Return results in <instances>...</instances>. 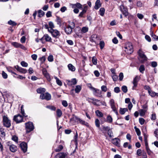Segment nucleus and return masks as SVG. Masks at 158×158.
Segmentation results:
<instances>
[{
	"label": "nucleus",
	"instance_id": "nucleus-27",
	"mask_svg": "<svg viewBox=\"0 0 158 158\" xmlns=\"http://www.w3.org/2000/svg\"><path fill=\"white\" fill-rule=\"evenodd\" d=\"M128 111V109L127 108H120L119 110V113L121 114H123L126 112Z\"/></svg>",
	"mask_w": 158,
	"mask_h": 158
},
{
	"label": "nucleus",
	"instance_id": "nucleus-33",
	"mask_svg": "<svg viewBox=\"0 0 158 158\" xmlns=\"http://www.w3.org/2000/svg\"><path fill=\"white\" fill-rule=\"evenodd\" d=\"M105 9L104 8H101L99 11V14L101 16H103L105 14Z\"/></svg>",
	"mask_w": 158,
	"mask_h": 158
},
{
	"label": "nucleus",
	"instance_id": "nucleus-53",
	"mask_svg": "<svg viewBox=\"0 0 158 158\" xmlns=\"http://www.w3.org/2000/svg\"><path fill=\"white\" fill-rule=\"evenodd\" d=\"M102 130L105 131H108L109 130H110V127L108 126L105 127L104 126H102Z\"/></svg>",
	"mask_w": 158,
	"mask_h": 158
},
{
	"label": "nucleus",
	"instance_id": "nucleus-13",
	"mask_svg": "<svg viewBox=\"0 0 158 158\" xmlns=\"http://www.w3.org/2000/svg\"><path fill=\"white\" fill-rule=\"evenodd\" d=\"M92 88L93 89L94 94L95 96L99 97H102V92L100 90L95 89L93 87H92Z\"/></svg>",
	"mask_w": 158,
	"mask_h": 158
},
{
	"label": "nucleus",
	"instance_id": "nucleus-15",
	"mask_svg": "<svg viewBox=\"0 0 158 158\" xmlns=\"http://www.w3.org/2000/svg\"><path fill=\"white\" fill-rule=\"evenodd\" d=\"M10 142H7V145L8 146H9V149L12 152H15L17 150V147L13 144L10 145Z\"/></svg>",
	"mask_w": 158,
	"mask_h": 158
},
{
	"label": "nucleus",
	"instance_id": "nucleus-10",
	"mask_svg": "<svg viewBox=\"0 0 158 158\" xmlns=\"http://www.w3.org/2000/svg\"><path fill=\"white\" fill-rule=\"evenodd\" d=\"M14 68L16 69L18 71L22 73L25 74L27 72V70L19 67L18 65L15 66Z\"/></svg>",
	"mask_w": 158,
	"mask_h": 158
},
{
	"label": "nucleus",
	"instance_id": "nucleus-8",
	"mask_svg": "<svg viewBox=\"0 0 158 158\" xmlns=\"http://www.w3.org/2000/svg\"><path fill=\"white\" fill-rule=\"evenodd\" d=\"M40 98L42 99H45L48 101L51 99V96L50 94L46 93L41 94L40 95Z\"/></svg>",
	"mask_w": 158,
	"mask_h": 158
},
{
	"label": "nucleus",
	"instance_id": "nucleus-20",
	"mask_svg": "<svg viewBox=\"0 0 158 158\" xmlns=\"http://www.w3.org/2000/svg\"><path fill=\"white\" fill-rule=\"evenodd\" d=\"M139 81V77L138 76H136L133 79V83L134 85L133 86V88L134 87H136L137 85L138 82Z\"/></svg>",
	"mask_w": 158,
	"mask_h": 158
},
{
	"label": "nucleus",
	"instance_id": "nucleus-34",
	"mask_svg": "<svg viewBox=\"0 0 158 158\" xmlns=\"http://www.w3.org/2000/svg\"><path fill=\"white\" fill-rule=\"evenodd\" d=\"M81 87L79 85H77L75 89V91L76 93H78L81 89Z\"/></svg>",
	"mask_w": 158,
	"mask_h": 158
},
{
	"label": "nucleus",
	"instance_id": "nucleus-19",
	"mask_svg": "<svg viewBox=\"0 0 158 158\" xmlns=\"http://www.w3.org/2000/svg\"><path fill=\"white\" fill-rule=\"evenodd\" d=\"M120 141L119 139L116 138L113 139V143L118 147L120 146V144L119 141Z\"/></svg>",
	"mask_w": 158,
	"mask_h": 158
},
{
	"label": "nucleus",
	"instance_id": "nucleus-9",
	"mask_svg": "<svg viewBox=\"0 0 158 158\" xmlns=\"http://www.w3.org/2000/svg\"><path fill=\"white\" fill-rule=\"evenodd\" d=\"M13 120L15 121L16 123H19L23 122V117L20 114H18L17 115H15L14 116Z\"/></svg>",
	"mask_w": 158,
	"mask_h": 158
},
{
	"label": "nucleus",
	"instance_id": "nucleus-59",
	"mask_svg": "<svg viewBox=\"0 0 158 158\" xmlns=\"http://www.w3.org/2000/svg\"><path fill=\"white\" fill-rule=\"evenodd\" d=\"M119 80L120 81H122L123 77V73H120L119 74Z\"/></svg>",
	"mask_w": 158,
	"mask_h": 158
},
{
	"label": "nucleus",
	"instance_id": "nucleus-7",
	"mask_svg": "<svg viewBox=\"0 0 158 158\" xmlns=\"http://www.w3.org/2000/svg\"><path fill=\"white\" fill-rule=\"evenodd\" d=\"M124 48L126 49L125 52L128 54H131L133 51V47L130 43L127 44L124 47Z\"/></svg>",
	"mask_w": 158,
	"mask_h": 158
},
{
	"label": "nucleus",
	"instance_id": "nucleus-38",
	"mask_svg": "<svg viewBox=\"0 0 158 158\" xmlns=\"http://www.w3.org/2000/svg\"><path fill=\"white\" fill-rule=\"evenodd\" d=\"M56 21L57 24L59 25L60 26L61 25L62 20L59 17H57Z\"/></svg>",
	"mask_w": 158,
	"mask_h": 158
},
{
	"label": "nucleus",
	"instance_id": "nucleus-17",
	"mask_svg": "<svg viewBox=\"0 0 158 158\" xmlns=\"http://www.w3.org/2000/svg\"><path fill=\"white\" fill-rule=\"evenodd\" d=\"M70 5L72 8H77L81 10L82 9V6L80 3L77 2L76 4H71Z\"/></svg>",
	"mask_w": 158,
	"mask_h": 158
},
{
	"label": "nucleus",
	"instance_id": "nucleus-44",
	"mask_svg": "<svg viewBox=\"0 0 158 158\" xmlns=\"http://www.w3.org/2000/svg\"><path fill=\"white\" fill-rule=\"evenodd\" d=\"M107 122L109 123H111L112 122L113 118L110 115H108L106 118Z\"/></svg>",
	"mask_w": 158,
	"mask_h": 158
},
{
	"label": "nucleus",
	"instance_id": "nucleus-60",
	"mask_svg": "<svg viewBox=\"0 0 158 158\" xmlns=\"http://www.w3.org/2000/svg\"><path fill=\"white\" fill-rule=\"evenodd\" d=\"M157 65V63L156 61H152L151 62V66L153 68L156 67Z\"/></svg>",
	"mask_w": 158,
	"mask_h": 158
},
{
	"label": "nucleus",
	"instance_id": "nucleus-23",
	"mask_svg": "<svg viewBox=\"0 0 158 158\" xmlns=\"http://www.w3.org/2000/svg\"><path fill=\"white\" fill-rule=\"evenodd\" d=\"M44 39L46 41L51 42L52 40L51 38L48 34H45L44 35Z\"/></svg>",
	"mask_w": 158,
	"mask_h": 158
},
{
	"label": "nucleus",
	"instance_id": "nucleus-51",
	"mask_svg": "<svg viewBox=\"0 0 158 158\" xmlns=\"http://www.w3.org/2000/svg\"><path fill=\"white\" fill-rule=\"evenodd\" d=\"M99 46L101 49H103L105 46L104 42L103 41H100L99 43Z\"/></svg>",
	"mask_w": 158,
	"mask_h": 158
},
{
	"label": "nucleus",
	"instance_id": "nucleus-64",
	"mask_svg": "<svg viewBox=\"0 0 158 158\" xmlns=\"http://www.w3.org/2000/svg\"><path fill=\"white\" fill-rule=\"evenodd\" d=\"M62 104L63 106L65 107H66L68 105L67 102L65 100L63 101L62 102Z\"/></svg>",
	"mask_w": 158,
	"mask_h": 158
},
{
	"label": "nucleus",
	"instance_id": "nucleus-1",
	"mask_svg": "<svg viewBox=\"0 0 158 158\" xmlns=\"http://www.w3.org/2000/svg\"><path fill=\"white\" fill-rule=\"evenodd\" d=\"M75 27V24L73 22L70 23V25L66 24L64 27V31L67 35L71 34L73 32V29Z\"/></svg>",
	"mask_w": 158,
	"mask_h": 158
},
{
	"label": "nucleus",
	"instance_id": "nucleus-54",
	"mask_svg": "<svg viewBox=\"0 0 158 158\" xmlns=\"http://www.w3.org/2000/svg\"><path fill=\"white\" fill-rule=\"evenodd\" d=\"M21 65L23 67H27L28 66V64L24 61H22L21 62Z\"/></svg>",
	"mask_w": 158,
	"mask_h": 158
},
{
	"label": "nucleus",
	"instance_id": "nucleus-18",
	"mask_svg": "<svg viewBox=\"0 0 158 158\" xmlns=\"http://www.w3.org/2000/svg\"><path fill=\"white\" fill-rule=\"evenodd\" d=\"M101 6L100 0H97L95 3L94 8L95 10H98Z\"/></svg>",
	"mask_w": 158,
	"mask_h": 158
},
{
	"label": "nucleus",
	"instance_id": "nucleus-40",
	"mask_svg": "<svg viewBox=\"0 0 158 158\" xmlns=\"http://www.w3.org/2000/svg\"><path fill=\"white\" fill-rule=\"evenodd\" d=\"M134 129L135 130V131L137 134V135L139 136L141 134V132L139 130V129L136 126H135L134 127Z\"/></svg>",
	"mask_w": 158,
	"mask_h": 158
},
{
	"label": "nucleus",
	"instance_id": "nucleus-12",
	"mask_svg": "<svg viewBox=\"0 0 158 158\" xmlns=\"http://www.w3.org/2000/svg\"><path fill=\"white\" fill-rule=\"evenodd\" d=\"M19 146L21 148L23 152H26L27 150V144L25 142H23L20 144Z\"/></svg>",
	"mask_w": 158,
	"mask_h": 158
},
{
	"label": "nucleus",
	"instance_id": "nucleus-43",
	"mask_svg": "<svg viewBox=\"0 0 158 158\" xmlns=\"http://www.w3.org/2000/svg\"><path fill=\"white\" fill-rule=\"evenodd\" d=\"M88 31V28L86 27H83L81 29V32L83 33H85L87 32Z\"/></svg>",
	"mask_w": 158,
	"mask_h": 158
},
{
	"label": "nucleus",
	"instance_id": "nucleus-35",
	"mask_svg": "<svg viewBox=\"0 0 158 158\" xmlns=\"http://www.w3.org/2000/svg\"><path fill=\"white\" fill-rule=\"evenodd\" d=\"M8 23L9 25H11L13 26H15L17 24V23L15 21H13L11 20H10L8 22Z\"/></svg>",
	"mask_w": 158,
	"mask_h": 158
},
{
	"label": "nucleus",
	"instance_id": "nucleus-4",
	"mask_svg": "<svg viewBox=\"0 0 158 158\" xmlns=\"http://www.w3.org/2000/svg\"><path fill=\"white\" fill-rule=\"evenodd\" d=\"M77 121L80 123V124L85 126H87L88 124V123L85 122V121H83L80 118H79L78 117L76 116L74 114L72 116V117L70 119V121Z\"/></svg>",
	"mask_w": 158,
	"mask_h": 158
},
{
	"label": "nucleus",
	"instance_id": "nucleus-41",
	"mask_svg": "<svg viewBox=\"0 0 158 158\" xmlns=\"http://www.w3.org/2000/svg\"><path fill=\"white\" fill-rule=\"evenodd\" d=\"M151 32V35L152 38L155 40H158V36H157L156 35L154 34L153 32L150 31Z\"/></svg>",
	"mask_w": 158,
	"mask_h": 158
},
{
	"label": "nucleus",
	"instance_id": "nucleus-47",
	"mask_svg": "<svg viewBox=\"0 0 158 158\" xmlns=\"http://www.w3.org/2000/svg\"><path fill=\"white\" fill-rule=\"evenodd\" d=\"M146 110H144L143 109H141L139 110V114L141 116H143L145 114V112H146Z\"/></svg>",
	"mask_w": 158,
	"mask_h": 158
},
{
	"label": "nucleus",
	"instance_id": "nucleus-52",
	"mask_svg": "<svg viewBox=\"0 0 158 158\" xmlns=\"http://www.w3.org/2000/svg\"><path fill=\"white\" fill-rule=\"evenodd\" d=\"M56 83L59 86H61L62 85V83L61 81H60L58 78L57 77H56Z\"/></svg>",
	"mask_w": 158,
	"mask_h": 158
},
{
	"label": "nucleus",
	"instance_id": "nucleus-29",
	"mask_svg": "<svg viewBox=\"0 0 158 158\" xmlns=\"http://www.w3.org/2000/svg\"><path fill=\"white\" fill-rule=\"evenodd\" d=\"M38 12L39 14L38 16L40 18L43 17L45 14V13L41 10H39Z\"/></svg>",
	"mask_w": 158,
	"mask_h": 158
},
{
	"label": "nucleus",
	"instance_id": "nucleus-30",
	"mask_svg": "<svg viewBox=\"0 0 158 158\" xmlns=\"http://www.w3.org/2000/svg\"><path fill=\"white\" fill-rule=\"evenodd\" d=\"M45 90L44 88H40L37 89L36 90L37 92L38 93L41 94L44 93L45 92Z\"/></svg>",
	"mask_w": 158,
	"mask_h": 158
},
{
	"label": "nucleus",
	"instance_id": "nucleus-61",
	"mask_svg": "<svg viewBox=\"0 0 158 158\" xmlns=\"http://www.w3.org/2000/svg\"><path fill=\"white\" fill-rule=\"evenodd\" d=\"M139 123L141 125H143L144 124L145 122V120L142 118H140L139 119Z\"/></svg>",
	"mask_w": 158,
	"mask_h": 158
},
{
	"label": "nucleus",
	"instance_id": "nucleus-2",
	"mask_svg": "<svg viewBox=\"0 0 158 158\" xmlns=\"http://www.w3.org/2000/svg\"><path fill=\"white\" fill-rule=\"evenodd\" d=\"M25 124L26 133H29L34 130V127L32 122H29L25 123Z\"/></svg>",
	"mask_w": 158,
	"mask_h": 158
},
{
	"label": "nucleus",
	"instance_id": "nucleus-16",
	"mask_svg": "<svg viewBox=\"0 0 158 158\" xmlns=\"http://www.w3.org/2000/svg\"><path fill=\"white\" fill-rule=\"evenodd\" d=\"M67 154L64 152H60L58 153L54 158H67Z\"/></svg>",
	"mask_w": 158,
	"mask_h": 158
},
{
	"label": "nucleus",
	"instance_id": "nucleus-49",
	"mask_svg": "<svg viewBox=\"0 0 158 158\" xmlns=\"http://www.w3.org/2000/svg\"><path fill=\"white\" fill-rule=\"evenodd\" d=\"M86 12L85 11V10H82V11L80 13L78 17H84V16H83V15L86 13Z\"/></svg>",
	"mask_w": 158,
	"mask_h": 158
},
{
	"label": "nucleus",
	"instance_id": "nucleus-48",
	"mask_svg": "<svg viewBox=\"0 0 158 158\" xmlns=\"http://www.w3.org/2000/svg\"><path fill=\"white\" fill-rule=\"evenodd\" d=\"M63 148V146L62 145H59L58 148L55 149L56 152H59Z\"/></svg>",
	"mask_w": 158,
	"mask_h": 158
},
{
	"label": "nucleus",
	"instance_id": "nucleus-42",
	"mask_svg": "<svg viewBox=\"0 0 158 158\" xmlns=\"http://www.w3.org/2000/svg\"><path fill=\"white\" fill-rule=\"evenodd\" d=\"M92 62L93 64L96 65L97 63V59L95 56H93L92 58Z\"/></svg>",
	"mask_w": 158,
	"mask_h": 158
},
{
	"label": "nucleus",
	"instance_id": "nucleus-5",
	"mask_svg": "<svg viewBox=\"0 0 158 158\" xmlns=\"http://www.w3.org/2000/svg\"><path fill=\"white\" fill-rule=\"evenodd\" d=\"M138 54L139 56L142 59V60H140V62L141 63H143L145 61H147V58L146 56L144 54V52L142 51L141 49H139L138 52Z\"/></svg>",
	"mask_w": 158,
	"mask_h": 158
},
{
	"label": "nucleus",
	"instance_id": "nucleus-63",
	"mask_svg": "<svg viewBox=\"0 0 158 158\" xmlns=\"http://www.w3.org/2000/svg\"><path fill=\"white\" fill-rule=\"evenodd\" d=\"M114 92L116 93H118L120 91V88L118 87H116L114 88Z\"/></svg>",
	"mask_w": 158,
	"mask_h": 158
},
{
	"label": "nucleus",
	"instance_id": "nucleus-24",
	"mask_svg": "<svg viewBox=\"0 0 158 158\" xmlns=\"http://www.w3.org/2000/svg\"><path fill=\"white\" fill-rule=\"evenodd\" d=\"M110 104L111 108L112 109L116 108L115 105L114 101L113 99H111L110 100Z\"/></svg>",
	"mask_w": 158,
	"mask_h": 158
},
{
	"label": "nucleus",
	"instance_id": "nucleus-45",
	"mask_svg": "<svg viewBox=\"0 0 158 158\" xmlns=\"http://www.w3.org/2000/svg\"><path fill=\"white\" fill-rule=\"evenodd\" d=\"M112 77L113 81H117L118 79V77L117 75H116V74H113V75L112 76Z\"/></svg>",
	"mask_w": 158,
	"mask_h": 158
},
{
	"label": "nucleus",
	"instance_id": "nucleus-14",
	"mask_svg": "<svg viewBox=\"0 0 158 158\" xmlns=\"http://www.w3.org/2000/svg\"><path fill=\"white\" fill-rule=\"evenodd\" d=\"M74 31L76 35L79 37H82L81 29L79 27H76L74 29Z\"/></svg>",
	"mask_w": 158,
	"mask_h": 158
},
{
	"label": "nucleus",
	"instance_id": "nucleus-46",
	"mask_svg": "<svg viewBox=\"0 0 158 158\" xmlns=\"http://www.w3.org/2000/svg\"><path fill=\"white\" fill-rule=\"evenodd\" d=\"M122 90L124 93H126L127 91V87L125 85H123L121 88Z\"/></svg>",
	"mask_w": 158,
	"mask_h": 158
},
{
	"label": "nucleus",
	"instance_id": "nucleus-62",
	"mask_svg": "<svg viewBox=\"0 0 158 158\" xmlns=\"http://www.w3.org/2000/svg\"><path fill=\"white\" fill-rule=\"evenodd\" d=\"M26 41V37L25 36H23L20 39V42L22 43H24Z\"/></svg>",
	"mask_w": 158,
	"mask_h": 158
},
{
	"label": "nucleus",
	"instance_id": "nucleus-6",
	"mask_svg": "<svg viewBox=\"0 0 158 158\" xmlns=\"http://www.w3.org/2000/svg\"><path fill=\"white\" fill-rule=\"evenodd\" d=\"M119 8L125 17H127L128 15V9L126 6L122 4L119 6Z\"/></svg>",
	"mask_w": 158,
	"mask_h": 158
},
{
	"label": "nucleus",
	"instance_id": "nucleus-56",
	"mask_svg": "<svg viewBox=\"0 0 158 158\" xmlns=\"http://www.w3.org/2000/svg\"><path fill=\"white\" fill-rule=\"evenodd\" d=\"M48 60L49 62H52L53 60V57L52 55H50L48 57Z\"/></svg>",
	"mask_w": 158,
	"mask_h": 158
},
{
	"label": "nucleus",
	"instance_id": "nucleus-32",
	"mask_svg": "<svg viewBox=\"0 0 158 158\" xmlns=\"http://www.w3.org/2000/svg\"><path fill=\"white\" fill-rule=\"evenodd\" d=\"M56 113V115L59 118H60L62 114L61 110L59 109L57 110Z\"/></svg>",
	"mask_w": 158,
	"mask_h": 158
},
{
	"label": "nucleus",
	"instance_id": "nucleus-11",
	"mask_svg": "<svg viewBox=\"0 0 158 158\" xmlns=\"http://www.w3.org/2000/svg\"><path fill=\"white\" fill-rule=\"evenodd\" d=\"M49 32L51 34L53 37L54 38H57V36L60 35L59 31L56 29H53Z\"/></svg>",
	"mask_w": 158,
	"mask_h": 158
},
{
	"label": "nucleus",
	"instance_id": "nucleus-26",
	"mask_svg": "<svg viewBox=\"0 0 158 158\" xmlns=\"http://www.w3.org/2000/svg\"><path fill=\"white\" fill-rule=\"evenodd\" d=\"M97 36L95 35H92L90 38V40L92 42H95Z\"/></svg>",
	"mask_w": 158,
	"mask_h": 158
},
{
	"label": "nucleus",
	"instance_id": "nucleus-55",
	"mask_svg": "<svg viewBox=\"0 0 158 158\" xmlns=\"http://www.w3.org/2000/svg\"><path fill=\"white\" fill-rule=\"evenodd\" d=\"M78 138V134L77 132H76V134L74 137V139L75 140V142H76V144L77 146L76 147V148H77V138Z\"/></svg>",
	"mask_w": 158,
	"mask_h": 158
},
{
	"label": "nucleus",
	"instance_id": "nucleus-39",
	"mask_svg": "<svg viewBox=\"0 0 158 158\" xmlns=\"http://www.w3.org/2000/svg\"><path fill=\"white\" fill-rule=\"evenodd\" d=\"M95 124L97 127L99 128L100 126V122L98 119H96L95 120Z\"/></svg>",
	"mask_w": 158,
	"mask_h": 158
},
{
	"label": "nucleus",
	"instance_id": "nucleus-25",
	"mask_svg": "<svg viewBox=\"0 0 158 158\" xmlns=\"http://www.w3.org/2000/svg\"><path fill=\"white\" fill-rule=\"evenodd\" d=\"M21 113L23 117H27V115H26L25 113L24 110L23 109V105H22L21 107Z\"/></svg>",
	"mask_w": 158,
	"mask_h": 158
},
{
	"label": "nucleus",
	"instance_id": "nucleus-57",
	"mask_svg": "<svg viewBox=\"0 0 158 158\" xmlns=\"http://www.w3.org/2000/svg\"><path fill=\"white\" fill-rule=\"evenodd\" d=\"M102 90L104 92H106L107 90V87L106 85H103L101 87Z\"/></svg>",
	"mask_w": 158,
	"mask_h": 158
},
{
	"label": "nucleus",
	"instance_id": "nucleus-50",
	"mask_svg": "<svg viewBox=\"0 0 158 158\" xmlns=\"http://www.w3.org/2000/svg\"><path fill=\"white\" fill-rule=\"evenodd\" d=\"M20 44L16 42H14L12 43V45L17 48H19Z\"/></svg>",
	"mask_w": 158,
	"mask_h": 158
},
{
	"label": "nucleus",
	"instance_id": "nucleus-28",
	"mask_svg": "<svg viewBox=\"0 0 158 158\" xmlns=\"http://www.w3.org/2000/svg\"><path fill=\"white\" fill-rule=\"evenodd\" d=\"M48 25L49 26V28L50 29V31L53 29V28L55 27L54 25L52 22L50 21L48 22Z\"/></svg>",
	"mask_w": 158,
	"mask_h": 158
},
{
	"label": "nucleus",
	"instance_id": "nucleus-58",
	"mask_svg": "<svg viewBox=\"0 0 158 158\" xmlns=\"http://www.w3.org/2000/svg\"><path fill=\"white\" fill-rule=\"evenodd\" d=\"M2 75L3 78L5 79L7 78L8 75L7 74L5 73L4 71H2Z\"/></svg>",
	"mask_w": 158,
	"mask_h": 158
},
{
	"label": "nucleus",
	"instance_id": "nucleus-37",
	"mask_svg": "<svg viewBox=\"0 0 158 158\" xmlns=\"http://www.w3.org/2000/svg\"><path fill=\"white\" fill-rule=\"evenodd\" d=\"M46 107L53 111H55L56 109V107L53 106H47Z\"/></svg>",
	"mask_w": 158,
	"mask_h": 158
},
{
	"label": "nucleus",
	"instance_id": "nucleus-22",
	"mask_svg": "<svg viewBox=\"0 0 158 158\" xmlns=\"http://www.w3.org/2000/svg\"><path fill=\"white\" fill-rule=\"evenodd\" d=\"M68 67L69 69L72 72H74L75 70V67L71 64H69L68 65Z\"/></svg>",
	"mask_w": 158,
	"mask_h": 158
},
{
	"label": "nucleus",
	"instance_id": "nucleus-3",
	"mask_svg": "<svg viewBox=\"0 0 158 158\" xmlns=\"http://www.w3.org/2000/svg\"><path fill=\"white\" fill-rule=\"evenodd\" d=\"M2 122L3 126L7 128H9L11 126V121L6 116H3Z\"/></svg>",
	"mask_w": 158,
	"mask_h": 158
},
{
	"label": "nucleus",
	"instance_id": "nucleus-31",
	"mask_svg": "<svg viewBox=\"0 0 158 158\" xmlns=\"http://www.w3.org/2000/svg\"><path fill=\"white\" fill-rule=\"evenodd\" d=\"M95 113L96 115L99 117H102L103 115V113L98 110L95 111Z\"/></svg>",
	"mask_w": 158,
	"mask_h": 158
},
{
	"label": "nucleus",
	"instance_id": "nucleus-36",
	"mask_svg": "<svg viewBox=\"0 0 158 158\" xmlns=\"http://www.w3.org/2000/svg\"><path fill=\"white\" fill-rule=\"evenodd\" d=\"M139 70L140 73H143L145 70L144 66L143 65H141L139 68Z\"/></svg>",
	"mask_w": 158,
	"mask_h": 158
},
{
	"label": "nucleus",
	"instance_id": "nucleus-21",
	"mask_svg": "<svg viewBox=\"0 0 158 158\" xmlns=\"http://www.w3.org/2000/svg\"><path fill=\"white\" fill-rule=\"evenodd\" d=\"M91 100L95 101V102H92V103L94 105H96L97 106H98L100 105L99 102H100V100L98 99H96L94 98H92L90 99Z\"/></svg>",
	"mask_w": 158,
	"mask_h": 158
}]
</instances>
